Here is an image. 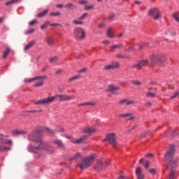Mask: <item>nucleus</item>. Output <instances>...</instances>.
<instances>
[{"label": "nucleus", "mask_w": 179, "mask_h": 179, "mask_svg": "<svg viewBox=\"0 0 179 179\" xmlns=\"http://www.w3.org/2000/svg\"><path fill=\"white\" fill-rule=\"evenodd\" d=\"M147 97H151L152 99H153V97H155V96H156V94L153 93V92H147L146 94Z\"/></svg>", "instance_id": "obj_43"}, {"label": "nucleus", "mask_w": 179, "mask_h": 179, "mask_svg": "<svg viewBox=\"0 0 179 179\" xmlns=\"http://www.w3.org/2000/svg\"><path fill=\"white\" fill-rule=\"evenodd\" d=\"M136 175L137 179H145V175L142 173V169L139 166L136 169Z\"/></svg>", "instance_id": "obj_14"}, {"label": "nucleus", "mask_w": 179, "mask_h": 179, "mask_svg": "<svg viewBox=\"0 0 179 179\" xmlns=\"http://www.w3.org/2000/svg\"><path fill=\"white\" fill-rule=\"evenodd\" d=\"M49 16H50V17L61 16V13H59V12H52L49 14Z\"/></svg>", "instance_id": "obj_34"}, {"label": "nucleus", "mask_w": 179, "mask_h": 179, "mask_svg": "<svg viewBox=\"0 0 179 179\" xmlns=\"http://www.w3.org/2000/svg\"><path fill=\"white\" fill-rule=\"evenodd\" d=\"M48 24H50V22L46 21V22H45V23L41 25V30H44V29H45V27H47Z\"/></svg>", "instance_id": "obj_42"}, {"label": "nucleus", "mask_w": 179, "mask_h": 179, "mask_svg": "<svg viewBox=\"0 0 179 179\" xmlns=\"http://www.w3.org/2000/svg\"><path fill=\"white\" fill-rule=\"evenodd\" d=\"M0 143L4 145H12L13 142L12 140H8L5 138V137L0 138Z\"/></svg>", "instance_id": "obj_19"}, {"label": "nucleus", "mask_w": 179, "mask_h": 179, "mask_svg": "<svg viewBox=\"0 0 179 179\" xmlns=\"http://www.w3.org/2000/svg\"><path fill=\"white\" fill-rule=\"evenodd\" d=\"M118 179H127V176H125V174L122 173L119 177Z\"/></svg>", "instance_id": "obj_52"}, {"label": "nucleus", "mask_w": 179, "mask_h": 179, "mask_svg": "<svg viewBox=\"0 0 179 179\" xmlns=\"http://www.w3.org/2000/svg\"><path fill=\"white\" fill-rule=\"evenodd\" d=\"M52 143L53 145H57V148H59V149H61L62 150H64V149H66L65 144L64 143V142H62V140L59 138L53 139L52 141Z\"/></svg>", "instance_id": "obj_11"}, {"label": "nucleus", "mask_w": 179, "mask_h": 179, "mask_svg": "<svg viewBox=\"0 0 179 179\" xmlns=\"http://www.w3.org/2000/svg\"><path fill=\"white\" fill-rule=\"evenodd\" d=\"M145 157H153V154H152V153L146 154Z\"/></svg>", "instance_id": "obj_62"}, {"label": "nucleus", "mask_w": 179, "mask_h": 179, "mask_svg": "<svg viewBox=\"0 0 179 179\" xmlns=\"http://www.w3.org/2000/svg\"><path fill=\"white\" fill-rule=\"evenodd\" d=\"M78 107H85L86 104H85V102H84V103L78 104Z\"/></svg>", "instance_id": "obj_60"}, {"label": "nucleus", "mask_w": 179, "mask_h": 179, "mask_svg": "<svg viewBox=\"0 0 179 179\" xmlns=\"http://www.w3.org/2000/svg\"><path fill=\"white\" fill-rule=\"evenodd\" d=\"M116 58H121L122 59H125L127 58H128V57H125L123 55H121V54H117L115 55Z\"/></svg>", "instance_id": "obj_45"}, {"label": "nucleus", "mask_w": 179, "mask_h": 179, "mask_svg": "<svg viewBox=\"0 0 179 179\" xmlns=\"http://www.w3.org/2000/svg\"><path fill=\"white\" fill-rule=\"evenodd\" d=\"M96 106V102H85L86 107H94Z\"/></svg>", "instance_id": "obj_37"}, {"label": "nucleus", "mask_w": 179, "mask_h": 179, "mask_svg": "<svg viewBox=\"0 0 179 179\" xmlns=\"http://www.w3.org/2000/svg\"><path fill=\"white\" fill-rule=\"evenodd\" d=\"M149 64V61L148 60H141L138 61L136 64H134L132 68L137 69H141V68H143V66H148V64Z\"/></svg>", "instance_id": "obj_12"}, {"label": "nucleus", "mask_w": 179, "mask_h": 179, "mask_svg": "<svg viewBox=\"0 0 179 179\" xmlns=\"http://www.w3.org/2000/svg\"><path fill=\"white\" fill-rule=\"evenodd\" d=\"M78 3H80V5H85V3H87V1L85 0H80Z\"/></svg>", "instance_id": "obj_54"}, {"label": "nucleus", "mask_w": 179, "mask_h": 179, "mask_svg": "<svg viewBox=\"0 0 179 179\" xmlns=\"http://www.w3.org/2000/svg\"><path fill=\"white\" fill-rule=\"evenodd\" d=\"M10 149L11 148L9 147L0 145V152H8V151L10 150Z\"/></svg>", "instance_id": "obj_30"}, {"label": "nucleus", "mask_w": 179, "mask_h": 179, "mask_svg": "<svg viewBox=\"0 0 179 179\" xmlns=\"http://www.w3.org/2000/svg\"><path fill=\"white\" fill-rule=\"evenodd\" d=\"M50 26H60V27H62V24H55V23L50 24Z\"/></svg>", "instance_id": "obj_61"}, {"label": "nucleus", "mask_w": 179, "mask_h": 179, "mask_svg": "<svg viewBox=\"0 0 179 179\" xmlns=\"http://www.w3.org/2000/svg\"><path fill=\"white\" fill-rule=\"evenodd\" d=\"M148 45L149 44L145 43L143 45H140L138 50L140 51V50H142L143 48V47H147V45Z\"/></svg>", "instance_id": "obj_59"}, {"label": "nucleus", "mask_w": 179, "mask_h": 179, "mask_svg": "<svg viewBox=\"0 0 179 179\" xmlns=\"http://www.w3.org/2000/svg\"><path fill=\"white\" fill-rule=\"evenodd\" d=\"M28 141L38 144L36 146L32 144L28 145L27 150L30 153H36L38 155V157L43 156V152H50L52 153V147H51L48 143L43 140V134L40 130H33L28 136Z\"/></svg>", "instance_id": "obj_1"}, {"label": "nucleus", "mask_w": 179, "mask_h": 179, "mask_svg": "<svg viewBox=\"0 0 179 179\" xmlns=\"http://www.w3.org/2000/svg\"><path fill=\"white\" fill-rule=\"evenodd\" d=\"M44 131L48 134H50V135H55L57 132H64V128L62 127H59L57 130H52L51 129L46 128Z\"/></svg>", "instance_id": "obj_13"}, {"label": "nucleus", "mask_w": 179, "mask_h": 179, "mask_svg": "<svg viewBox=\"0 0 179 179\" xmlns=\"http://www.w3.org/2000/svg\"><path fill=\"white\" fill-rule=\"evenodd\" d=\"M96 155H92L88 157L85 158L79 164V168L80 170H85V169H87V167H90L93 162H94V159Z\"/></svg>", "instance_id": "obj_4"}, {"label": "nucleus", "mask_w": 179, "mask_h": 179, "mask_svg": "<svg viewBox=\"0 0 179 179\" xmlns=\"http://www.w3.org/2000/svg\"><path fill=\"white\" fill-rule=\"evenodd\" d=\"M106 36H108L110 38H113L114 37V35L113 34V27H110L108 29Z\"/></svg>", "instance_id": "obj_24"}, {"label": "nucleus", "mask_w": 179, "mask_h": 179, "mask_svg": "<svg viewBox=\"0 0 179 179\" xmlns=\"http://www.w3.org/2000/svg\"><path fill=\"white\" fill-rule=\"evenodd\" d=\"M94 8V6L90 5V6H85L84 9L85 10H90L91 9H93Z\"/></svg>", "instance_id": "obj_44"}, {"label": "nucleus", "mask_w": 179, "mask_h": 179, "mask_svg": "<svg viewBox=\"0 0 179 179\" xmlns=\"http://www.w3.org/2000/svg\"><path fill=\"white\" fill-rule=\"evenodd\" d=\"M47 76H36L31 78H27L24 80V82L30 83L34 82V80H39L37 83L34 85V87H41V86L44 85V79H46Z\"/></svg>", "instance_id": "obj_5"}, {"label": "nucleus", "mask_w": 179, "mask_h": 179, "mask_svg": "<svg viewBox=\"0 0 179 179\" xmlns=\"http://www.w3.org/2000/svg\"><path fill=\"white\" fill-rule=\"evenodd\" d=\"M24 113H43V110H25Z\"/></svg>", "instance_id": "obj_38"}, {"label": "nucleus", "mask_w": 179, "mask_h": 179, "mask_svg": "<svg viewBox=\"0 0 179 179\" xmlns=\"http://www.w3.org/2000/svg\"><path fill=\"white\" fill-rule=\"evenodd\" d=\"M120 104H125L126 106H132L135 104V101L128 100V99H122L119 101Z\"/></svg>", "instance_id": "obj_17"}, {"label": "nucleus", "mask_w": 179, "mask_h": 179, "mask_svg": "<svg viewBox=\"0 0 179 179\" xmlns=\"http://www.w3.org/2000/svg\"><path fill=\"white\" fill-rule=\"evenodd\" d=\"M21 0H11L10 1H8L5 3L6 6H9V5H14V3H19Z\"/></svg>", "instance_id": "obj_27"}, {"label": "nucleus", "mask_w": 179, "mask_h": 179, "mask_svg": "<svg viewBox=\"0 0 179 179\" xmlns=\"http://www.w3.org/2000/svg\"><path fill=\"white\" fill-rule=\"evenodd\" d=\"M56 99H59V101H71L75 100V96H69L65 94H56L53 96H49L34 102L36 106H44V104H51Z\"/></svg>", "instance_id": "obj_2"}, {"label": "nucleus", "mask_w": 179, "mask_h": 179, "mask_svg": "<svg viewBox=\"0 0 179 179\" xmlns=\"http://www.w3.org/2000/svg\"><path fill=\"white\" fill-rule=\"evenodd\" d=\"M150 174H152V176H155L156 174V169H151L149 170Z\"/></svg>", "instance_id": "obj_51"}, {"label": "nucleus", "mask_w": 179, "mask_h": 179, "mask_svg": "<svg viewBox=\"0 0 179 179\" xmlns=\"http://www.w3.org/2000/svg\"><path fill=\"white\" fill-rule=\"evenodd\" d=\"M166 136H169V138H170V136L173 137L176 136V130H173V131H170L169 132L166 133Z\"/></svg>", "instance_id": "obj_31"}, {"label": "nucleus", "mask_w": 179, "mask_h": 179, "mask_svg": "<svg viewBox=\"0 0 179 179\" xmlns=\"http://www.w3.org/2000/svg\"><path fill=\"white\" fill-rule=\"evenodd\" d=\"M56 8H64V5H62V4H57L56 5Z\"/></svg>", "instance_id": "obj_64"}, {"label": "nucleus", "mask_w": 179, "mask_h": 179, "mask_svg": "<svg viewBox=\"0 0 179 179\" xmlns=\"http://www.w3.org/2000/svg\"><path fill=\"white\" fill-rule=\"evenodd\" d=\"M76 36L79 40H83L86 37V31L82 27H77L74 30Z\"/></svg>", "instance_id": "obj_8"}, {"label": "nucleus", "mask_w": 179, "mask_h": 179, "mask_svg": "<svg viewBox=\"0 0 179 179\" xmlns=\"http://www.w3.org/2000/svg\"><path fill=\"white\" fill-rule=\"evenodd\" d=\"M108 142L110 145L113 146V148H116L117 146V136L114 133H109L105 139L102 141V142Z\"/></svg>", "instance_id": "obj_7"}, {"label": "nucleus", "mask_w": 179, "mask_h": 179, "mask_svg": "<svg viewBox=\"0 0 179 179\" xmlns=\"http://www.w3.org/2000/svg\"><path fill=\"white\" fill-rule=\"evenodd\" d=\"M34 33V29H30L25 32V34H33Z\"/></svg>", "instance_id": "obj_49"}, {"label": "nucleus", "mask_w": 179, "mask_h": 179, "mask_svg": "<svg viewBox=\"0 0 179 179\" xmlns=\"http://www.w3.org/2000/svg\"><path fill=\"white\" fill-rule=\"evenodd\" d=\"M36 20H31L30 22H29V26H33V24H36Z\"/></svg>", "instance_id": "obj_58"}, {"label": "nucleus", "mask_w": 179, "mask_h": 179, "mask_svg": "<svg viewBox=\"0 0 179 179\" xmlns=\"http://www.w3.org/2000/svg\"><path fill=\"white\" fill-rule=\"evenodd\" d=\"M145 107H152V103L151 102H146L145 103Z\"/></svg>", "instance_id": "obj_56"}, {"label": "nucleus", "mask_w": 179, "mask_h": 179, "mask_svg": "<svg viewBox=\"0 0 179 179\" xmlns=\"http://www.w3.org/2000/svg\"><path fill=\"white\" fill-rule=\"evenodd\" d=\"M146 135H148V131L144 132L141 135V138H146Z\"/></svg>", "instance_id": "obj_57"}, {"label": "nucleus", "mask_w": 179, "mask_h": 179, "mask_svg": "<svg viewBox=\"0 0 179 179\" xmlns=\"http://www.w3.org/2000/svg\"><path fill=\"white\" fill-rule=\"evenodd\" d=\"M131 83H133V85H136V86H141V85H142V83L138 80H133L131 81Z\"/></svg>", "instance_id": "obj_47"}, {"label": "nucleus", "mask_w": 179, "mask_h": 179, "mask_svg": "<svg viewBox=\"0 0 179 179\" xmlns=\"http://www.w3.org/2000/svg\"><path fill=\"white\" fill-rule=\"evenodd\" d=\"M50 10L48 9L45 10L41 13H39L36 16L37 17H43V16H45V15H47V13H48Z\"/></svg>", "instance_id": "obj_26"}, {"label": "nucleus", "mask_w": 179, "mask_h": 179, "mask_svg": "<svg viewBox=\"0 0 179 179\" xmlns=\"http://www.w3.org/2000/svg\"><path fill=\"white\" fill-rule=\"evenodd\" d=\"M149 164H150V162L149 161H145V169H148L149 168Z\"/></svg>", "instance_id": "obj_55"}, {"label": "nucleus", "mask_w": 179, "mask_h": 179, "mask_svg": "<svg viewBox=\"0 0 179 179\" xmlns=\"http://www.w3.org/2000/svg\"><path fill=\"white\" fill-rule=\"evenodd\" d=\"M80 78V75L71 77L69 79L68 82L69 83L73 82V80H76L77 79H79Z\"/></svg>", "instance_id": "obj_35"}, {"label": "nucleus", "mask_w": 179, "mask_h": 179, "mask_svg": "<svg viewBox=\"0 0 179 179\" xmlns=\"http://www.w3.org/2000/svg\"><path fill=\"white\" fill-rule=\"evenodd\" d=\"M9 52H10V48H7L6 50L3 52V59H5V58L9 55Z\"/></svg>", "instance_id": "obj_25"}, {"label": "nucleus", "mask_w": 179, "mask_h": 179, "mask_svg": "<svg viewBox=\"0 0 179 179\" xmlns=\"http://www.w3.org/2000/svg\"><path fill=\"white\" fill-rule=\"evenodd\" d=\"M173 19H175V20H176V22H179V15L177 13H173Z\"/></svg>", "instance_id": "obj_46"}, {"label": "nucleus", "mask_w": 179, "mask_h": 179, "mask_svg": "<svg viewBox=\"0 0 179 179\" xmlns=\"http://www.w3.org/2000/svg\"><path fill=\"white\" fill-rule=\"evenodd\" d=\"M176 178V172L173 170H171L169 172V179H174Z\"/></svg>", "instance_id": "obj_32"}, {"label": "nucleus", "mask_w": 179, "mask_h": 179, "mask_svg": "<svg viewBox=\"0 0 179 179\" xmlns=\"http://www.w3.org/2000/svg\"><path fill=\"white\" fill-rule=\"evenodd\" d=\"M24 134H26V131H23V130H13L12 131V135L13 136H19V135H24Z\"/></svg>", "instance_id": "obj_18"}, {"label": "nucleus", "mask_w": 179, "mask_h": 179, "mask_svg": "<svg viewBox=\"0 0 179 179\" xmlns=\"http://www.w3.org/2000/svg\"><path fill=\"white\" fill-rule=\"evenodd\" d=\"M72 23H73V24H80L82 25L83 24V21H82V20H73Z\"/></svg>", "instance_id": "obj_33"}, {"label": "nucleus", "mask_w": 179, "mask_h": 179, "mask_svg": "<svg viewBox=\"0 0 179 179\" xmlns=\"http://www.w3.org/2000/svg\"><path fill=\"white\" fill-rule=\"evenodd\" d=\"M114 17H115V14H110L108 17V20H113L114 19Z\"/></svg>", "instance_id": "obj_53"}, {"label": "nucleus", "mask_w": 179, "mask_h": 179, "mask_svg": "<svg viewBox=\"0 0 179 179\" xmlns=\"http://www.w3.org/2000/svg\"><path fill=\"white\" fill-rule=\"evenodd\" d=\"M174 145H171L164 156L165 159L169 162V167L171 169H177V166H178V158L174 157Z\"/></svg>", "instance_id": "obj_3"}, {"label": "nucleus", "mask_w": 179, "mask_h": 179, "mask_svg": "<svg viewBox=\"0 0 179 179\" xmlns=\"http://www.w3.org/2000/svg\"><path fill=\"white\" fill-rule=\"evenodd\" d=\"M86 71H87V68H83V69H80L78 71V73H85V72H86Z\"/></svg>", "instance_id": "obj_50"}, {"label": "nucleus", "mask_w": 179, "mask_h": 179, "mask_svg": "<svg viewBox=\"0 0 179 179\" xmlns=\"http://www.w3.org/2000/svg\"><path fill=\"white\" fill-rule=\"evenodd\" d=\"M149 15L153 17L155 20L160 19L162 15H160V13L157 8H151L149 10Z\"/></svg>", "instance_id": "obj_10"}, {"label": "nucleus", "mask_w": 179, "mask_h": 179, "mask_svg": "<svg viewBox=\"0 0 179 179\" xmlns=\"http://www.w3.org/2000/svg\"><path fill=\"white\" fill-rule=\"evenodd\" d=\"M111 65H112V67L113 68V69L120 68V63H118V62H115L113 63Z\"/></svg>", "instance_id": "obj_40"}, {"label": "nucleus", "mask_w": 179, "mask_h": 179, "mask_svg": "<svg viewBox=\"0 0 179 179\" xmlns=\"http://www.w3.org/2000/svg\"><path fill=\"white\" fill-rule=\"evenodd\" d=\"M120 117L121 118H125L127 117H129V118L127 119L128 121H129L131 120H134V118H135V117H134V115H132V114H131V113L122 114V115H120Z\"/></svg>", "instance_id": "obj_22"}, {"label": "nucleus", "mask_w": 179, "mask_h": 179, "mask_svg": "<svg viewBox=\"0 0 179 179\" xmlns=\"http://www.w3.org/2000/svg\"><path fill=\"white\" fill-rule=\"evenodd\" d=\"M48 45H54L55 42L54 41V38L52 37H48L45 40Z\"/></svg>", "instance_id": "obj_23"}, {"label": "nucleus", "mask_w": 179, "mask_h": 179, "mask_svg": "<svg viewBox=\"0 0 179 179\" xmlns=\"http://www.w3.org/2000/svg\"><path fill=\"white\" fill-rule=\"evenodd\" d=\"M87 16V13H83L79 18V20H83Z\"/></svg>", "instance_id": "obj_48"}, {"label": "nucleus", "mask_w": 179, "mask_h": 179, "mask_svg": "<svg viewBox=\"0 0 179 179\" xmlns=\"http://www.w3.org/2000/svg\"><path fill=\"white\" fill-rule=\"evenodd\" d=\"M108 92H110V93H113V94H115L117 93L116 92L120 90L119 87L113 85H108Z\"/></svg>", "instance_id": "obj_15"}, {"label": "nucleus", "mask_w": 179, "mask_h": 179, "mask_svg": "<svg viewBox=\"0 0 179 179\" xmlns=\"http://www.w3.org/2000/svg\"><path fill=\"white\" fill-rule=\"evenodd\" d=\"M86 138H87V136L85 135V136H83V137H81L80 138H78V139H71V142H72V143L80 144V143H82L83 140L85 139Z\"/></svg>", "instance_id": "obj_21"}, {"label": "nucleus", "mask_w": 179, "mask_h": 179, "mask_svg": "<svg viewBox=\"0 0 179 179\" xmlns=\"http://www.w3.org/2000/svg\"><path fill=\"white\" fill-rule=\"evenodd\" d=\"M94 132H96V129L90 127H86L83 129V134H90V135H92V134H94Z\"/></svg>", "instance_id": "obj_16"}, {"label": "nucleus", "mask_w": 179, "mask_h": 179, "mask_svg": "<svg viewBox=\"0 0 179 179\" xmlns=\"http://www.w3.org/2000/svg\"><path fill=\"white\" fill-rule=\"evenodd\" d=\"M36 44V41H31L28 44L25 45L24 48V51H27L30 50V48H33V46Z\"/></svg>", "instance_id": "obj_20"}, {"label": "nucleus", "mask_w": 179, "mask_h": 179, "mask_svg": "<svg viewBox=\"0 0 179 179\" xmlns=\"http://www.w3.org/2000/svg\"><path fill=\"white\" fill-rule=\"evenodd\" d=\"M80 157V153L77 152L74 156L70 157L69 160L72 161V160H76Z\"/></svg>", "instance_id": "obj_29"}, {"label": "nucleus", "mask_w": 179, "mask_h": 179, "mask_svg": "<svg viewBox=\"0 0 179 179\" xmlns=\"http://www.w3.org/2000/svg\"><path fill=\"white\" fill-rule=\"evenodd\" d=\"M57 61H58V57H54L49 59V62H50V64H54L55 62H57Z\"/></svg>", "instance_id": "obj_39"}, {"label": "nucleus", "mask_w": 179, "mask_h": 179, "mask_svg": "<svg viewBox=\"0 0 179 179\" xmlns=\"http://www.w3.org/2000/svg\"><path fill=\"white\" fill-rule=\"evenodd\" d=\"M98 27L99 29H101V27H104V23H101V24H98Z\"/></svg>", "instance_id": "obj_63"}, {"label": "nucleus", "mask_w": 179, "mask_h": 179, "mask_svg": "<svg viewBox=\"0 0 179 179\" xmlns=\"http://www.w3.org/2000/svg\"><path fill=\"white\" fill-rule=\"evenodd\" d=\"M106 166L107 162H106V160L101 159L97 162L96 165L95 166V170L96 171H101V170L105 169Z\"/></svg>", "instance_id": "obj_9"}, {"label": "nucleus", "mask_w": 179, "mask_h": 179, "mask_svg": "<svg viewBox=\"0 0 179 179\" xmlns=\"http://www.w3.org/2000/svg\"><path fill=\"white\" fill-rule=\"evenodd\" d=\"M122 47V45L121 44H117V45H113L112 46H110L109 48H110L111 51H113V50H120Z\"/></svg>", "instance_id": "obj_28"}, {"label": "nucleus", "mask_w": 179, "mask_h": 179, "mask_svg": "<svg viewBox=\"0 0 179 179\" xmlns=\"http://www.w3.org/2000/svg\"><path fill=\"white\" fill-rule=\"evenodd\" d=\"M73 7H75V6L71 3H69L66 4L64 6V8L66 9H71V8H73Z\"/></svg>", "instance_id": "obj_41"}, {"label": "nucleus", "mask_w": 179, "mask_h": 179, "mask_svg": "<svg viewBox=\"0 0 179 179\" xmlns=\"http://www.w3.org/2000/svg\"><path fill=\"white\" fill-rule=\"evenodd\" d=\"M103 69H104L105 71H111V70H113V69H114L113 68L112 64H108V65H106V66L103 67Z\"/></svg>", "instance_id": "obj_36"}, {"label": "nucleus", "mask_w": 179, "mask_h": 179, "mask_svg": "<svg viewBox=\"0 0 179 179\" xmlns=\"http://www.w3.org/2000/svg\"><path fill=\"white\" fill-rule=\"evenodd\" d=\"M150 60L152 65H160L164 62V57L162 54L152 55L150 57Z\"/></svg>", "instance_id": "obj_6"}]
</instances>
